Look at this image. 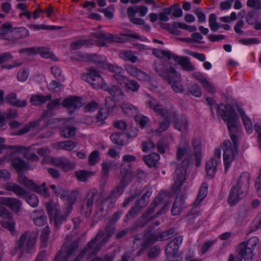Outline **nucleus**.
Listing matches in <instances>:
<instances>
[{"mask_svg":"<svg viewBox=\"0 0 261 261\" xmlns=\"http://www.w3.org/2000/svg\"><path fill=\"white\" fill-rule=\"evenodd\" d=\"M68 120L62 118H55L54 121L62 125L60 127V135L65 138H70L75 135L76 128L68 124Z\"/></svg>","mask_w":261,"mask_h":261,"instance_id":"15","label":"nucleus"},{"mask_svg":"<svg viewBox=\"0 0 261 261\" xmlns=\"http://www.w3.org/2000/svg\"><path fill=\"white\" fill-rule=\"evenodd\" d=\"M50 230L48 226H46L42 230L40 236L41 247H46L47 245Z\"/></svg>","mask_w":261,"mask_h":261,"instance_id":"46","label":"nucleus"},{"mask_svg":"<svg viewBox=\"0 0 261 261\" xmlns=\"http://www.w3.org/2000/svg\"><path fill=\"white\" fill-rule=\"evenodd\" d=\"M154 69L156 73L168 83L175 92L182 93L184 87L181 83L180 75L172 66H168L162 62L155 64Z\"/></svg>","mask_w":261,"mask_h":261,"instance_id":"3","label":"nucleus"},{"mask_svg":"<svg viewBox=\"0 0 261 261\" xmlns=\"http://www.w3.org/2000/svg\"><path fill=\"white\" fill-rule=\"evenodd\" d=\"M152 53L157 58H163L164 57H166L168 60L172 59V56L174 55L169 50H163L158 48L153 49Z\"/></svg>","mask_w":261,"mask_h":261,"instance_id":"47","label":"nucleus"},{"mask_svg":"<svg viewBox=\"0 0 261 261\" xmlns=\"http://www.w3.org/2000/svg\"><path fill=\"white\" fill-rule=\"evenodd\" d=\"M13 30L10 23H4L0 27V38L11 41V31Z\"/></svg>","mask_w":261,"mask_h":261,"instance_id":"37","label":"nucleus"},{"mask_svg":"<svg viewBox=\"0 0 261 261\" xmlns=\"http://www.w3.org/2000/svg\"><path fill=\"white\" fill-rule=\"evenodd\" d=\"M169 119H165V120L160 123L159 127L158 129H155L154 132L161 134L162 132L166 130L170 126V122Z\"/></svg>","mask_w":261,"mask_h":261,"instance_id":"60","label":"nucleus"},{"mask_svg":"<svg viewBox=\"0 0 261 261\" xmlns=\"http://www.w3.org/2000/svg\"><path fill=\"white\" fill-rule=\"evenodd\" d=\"M168 138L166 137H163L159 140L156 147L158 151L161 153H164L166 151V148L168 146Z\"/></svg>","mask_w":261,"mask_h":261,"instance_id":"54","label":"nucleus"},{"mask_svg":"<svg viewBox=\"0 0 261 261\" xmlns=\"http://www.w3.org/2000/svg\"><path fill=\"white\" fill-rule=\"evenodd\" d=\"M99 152L97 150L92 152L88 158V163L91 166L94 165L99 161Z\"/></svg>","mask_w":261,"mask_h":261,"instance_id":"61","label":"nucleus"},{"mask_svg":"<svg viewBox=\"0 0 261 261\" xmlns=\"http://www.w3.org/2000/svg\"><path fill=\"white\" fill-rule=\"evenodd\" d=\"M178 4H174L173 6L170 7L165 8L163 9V12H160L159 14V18L161 21H167L169 20L168 15H169L173 11V7Z\"/></svg>","mask_w":261,"mask_h":261,"instance_id":"49","label":"nucleus"},{"mask_svg":"<svg viewBox=\"0 0 261 261\" xmlns=\"http://www.w3.org/2000/svg\"><path fill=\"white\" fill-rule=\"evenodd\" d=\"M76 176L81 181H85L93 175L92 172L86 170H81L75 173Z\"/></svg>","mask_w":261,"mask_h":261,"instance_id":"56","label":"nucleus"},{"mask_svg":"<svg viewBox=\"0 0 261 261\" xmlns=\"http://www.w3.org/2000/svg\"><path fill=\"white\" fill-rule=\"evenodd\" d=\"M6 189L8 191H13L16 195L23 198H25V197L28 194L25 190L14 183H7Z\"/></svg>","mask_w":261,"mask_h":261,"instance_id":"30","label":"nucleus"},{"mask_svg":"<svg viewBox=\"0 0 261 261\" xmlns=\"http://www.w3.org/2000/svg\"><path fill=\"white\" fill-rule=\"evenodd\" d=\"M183 241L182 236H178L175 238L170 242L165 248L166 258L165 260H172V258L177 256L180 245Z\"/></svg>","mask_w":261,"mask_h":261,"instance_id":"13","label":"nucleus"},{"mask_svg":"<svg viewBox=\"0 0 261 261\" xmlns=\"http://www.w3.org/2000/svg\"><path fill=\"white\" fill-rule=\"evenodd\" d=\"M11 41H15L16 40L27 37L30 35L28 30L25 28L21 27L15 28L11 31Z\"/></svg>","mask_w":261,"mask_h":261,"instance_id":"32","label":"nucleus"},{"mask_svg":"<svg viewBox=\"0 0 261 261\" xmlns=\"http://www.w3.org/2000/svg\"><path fill=\"white\" fill-rule=\"evenodd\" d=\"M125 87L128 90L133 92H137L140 88L139 83L135 80H127L125 83Z\"/></svg>","mask_w":261,"mask_h":261,"instance_id":"55","label":"nucleus"},{"mask_svg":"<svg viewBox=\"0 0 261 261\" xmlns=\"http://www.w3.org/2000/svg\"><path fill=\"white\" fill-rule=\"evenodd\" d=\"M67 218L61 214L60 213L54 215L50 219V221L54 223V226L57 229L60 227L61 225L66 221Z\"/></svg>","mask_w":261,"mask_h":261,"instance_id":"48","label":"nucleus"},{"mask_svg":"<svg viewBox=\"0 0 261 261\" xmlns=\"http://www.w3.org/2000/svg\"><path fill=\"white\" fill-rule=\"evenodd\" d=\"M38 233L35 231H25L16 241L18 248H20V253L18 258L20 259L24 254H32L35 253Z\"/></svg>","mask_w":261,"mask_h":261,"instance_id":"4","label":"nucleus"},{"mask_svg":"<svg viewBox=\"0 0 261 261\" xmlns=\"http://www.w3.org/2000/svg\"><path fill=\"white\" fill-rule=\"evenodd\" d=\"M147 106L153 110L154 112L163 118L164 119H168L170 118V111L173 107L167 109L155 99H152L147 102Z\"/></svg>","mask_w":261,"mask_h":261,"instance_id":"18","label":"nucleus"},{"mask_svg":"<svg viewBox=\"0 0 261 261\" xmlns=\"http://www.w3.org/2000/svg\"><path fill=\"white\" fill-rule=\"evenodd\" d=\"M0 202L2 204L8 206L11 210H12L15 213L19 212L22 206L21 201L20 200L15 198H0Z\"/></svg>","mask_w":261,"mask_h":261,"instance_id":"23","label":"nucleus"},{"mask_svg":"<svg viewBox=\"0 0 261 261\" xmlns=\"http://www.w3.org/2000/svg\"><path fill=\"white\" fill-rule=\"evenodd\" d=\"M90 37H95L97 38L108 40L110 42H117L118 37L112 34H105L103 33H92Z\"/></svg>","mask_w":261,"mask_h":261,"instance_id":"42","label":"nucleus"},{"mask_svg":"<svg viewBox=\"0 0 261 261\" xmlns=\"http://www.w3.org/2000/svg\"><path fill=\"white\" fill-rule=\"evenodd\" d=\"M90 45H92V43H90L88 40H81L72 42L70 45V47L73 50H77L84 46H89Z\"/></svg>","mask_w":261,"mask_h":261,"instance_id":"53","label":"nucleus"},{"mask_svg":"<svg viewBox=\"0 0 261 261\" xmlns=\"http://www.w3.org/2000/svg\"><path fill=\"white\" fill-rule=\"evenodd\" d=\"M100 87L108 91L113 97L122 96L124 94L121 88L118 86L113 85L109 86L105 82Z\"/></svg>","mask_w":261,"mask_h":261,"instance_id":"33","label":"nucleus"},{"mask_svg":"<svg viewBox=\"0 0 261 261\" xmlns=\"http://www.w3.org/2000/svg\"><path fill=\"white\" fill-rule=\"evenodd\" d=\"M132 169L129 164H122L120 167V180L125 183L128 182L132 177Z\"/></svg>","mask_w":261,"mask_h":261,"instance_id":"31","label":"nucleus"},{"mask_svg":"<svg viewBox=\"0 0 261 261\" xmlns=\"http://www.w3.org/2000/svg\"><path fill=\"white\" fill-rule=\"evenodd\" d=\"M10 162L12 166L19 173L20 175H23L22 172L28 170L29 165L28 163L25 162L19 156H13L11 158Z\"/></svg>","mask_w":261,"mask_h":261,"instance_id":"24","label":"nucleus"},{"mask_svg":"<svg viewBox=\"0 0 261 261\" xmlns=\"http://www.w3.org/2000/svg\"><path fill=\"white\" fill-rule=\"evenodd\" d=\"M160 154L158 153H152L143 157V161L149 167H156L159 164Z\"/></svg>","mask_w":261,"mask_h":261,"instance_id":"34","label":"nucleus"},{"mask_svg":"<svg viewBox=\"0 0 261 261\" xmlns=\"http://www.w3.org/2000/svg\"><path fill=\"white\" fill-rule=\"evenodd\" d=\"M103 246V245L94 238L87 244L86 247L72 261H80L85 255H87L88 257L94 256L100 251Z\"/></svg>","mask_w":261,"mask_h":261,"instance_id":"8","label":"nucleus"},{"mask_svg":"<svg viewBox=\"0 0 261 261\" xmlns=\"http://www.w3.org/2000/svg\"><path fill=\"white\" fill-rule=\"evenodd\" d=\"M50 162L55 166L60 167L66 172L73 170L76 166L75 162L64 157L52 158Z\"/></svg>","mask_w":261,"mask_h":261,"instance_id":"17","label":"nucleus"},{"mask_svg":"<svg viewBox=\"0 0 261 261\" xmlns=\"http://www.w3.org/2000/svg\"><path fill=\"white\" fill-rule=\"evenodd\" d=\"M190 147L188 142L185 141L183 147L178 146L177 147L176 160L180 161L178 163L175 172V182L172 187V191L178 194L180 192V188L186 180L187 170L191 160Z\"/></svg>","mask_w":261,"mask_h":261,"instance_id":"2","label":"nucleus"},{"mask_svg":"<svg viewBox=\"0 0 261 261\" xmlns=\"http://www.w3.org/2000/svg\"><path fill=\"white\" fill-rule=\"evenodd\" d=\"M207 187L208 185L206 183L202 184L199 193L194 203L195 205H198L205 198L207 194Z\"/></svg>","mask_w":261,"mask_h":261,"instance_id":"43","label":"nucleus"},{"mask_svg":"<svg viewBox=\"0 0 261 261\" xmlns=\"http://www.w3.org/2000/svg\"><path fill=\"white\" fill-rule=\"evenodd\" d=\"M175 62L182 66V68L186 71H194L195 67L192 64L189 58L186 57L178 56L174 55L172 56Z\"/></svg>","mask_w":261,"mask_h":261,"instance_id":"28","label":"nucleus"},{"mask_svg":"<svg viewBox=\"0 0 261 261\" xmlns=\"http://www.w3.org/2000/svg\"><path fill=\"white\" fill-rule=\"evenodd\" d=\"M110 139L113 143L120 146L124 145L123 134L119 133H115L110 136Z\"/></svg>","mask_w":261,"mask_h":261,"instance_id":"52","label":"nucleus"},{"mask_svg":"<svg viewBox=\"0 0 261 261\" xmlns=\"http://www.w3.org/2000/svg\"><path fill=\"white\" fill-rule=\"evenodd\" d=\"M170 118L173 120L174 128L180 132H186L189 127L188 118L185 115L179 116L175 108H172L170 111Z\"/></svg>","mask_w":261,"mask_h":261,"instance_id":"10","label":"nucleus"},{"mask_svg":"<svg viewBox=\"0 0 261 261\" xmlns=\"http://www.w3.org/2000/svg\"><path fill=\"white\" fill-rule=\"evenodd\" d=\"M217 165V160L214 158L211 159L206 163L205 169L206 171L207 176L210 178H212L214 176L216 171Z\"/></svg>","mask_w":261,"mask_h":261,"instance_id":"39","label":"nucleus"},{"mask_svg":"<svg viewBox=\"0 0 261 261\" xmlns=\"http://www.w3.org/2000/svg\"><path fill=\"white\" fill-rule=\"evenodd\" d=\"M250 175L247 172H244L239 177L237 180V186L243 191H247L250 185Z\"/></svg>","mask_w":261,"mask_h":261,"instance_id":"27","label":"nucleus"},{"mask_svg":"<svg viewBox=\"0 0 261 261\" xmlns=\"http://www.w3.org/2000/svg\"><path fill=\"white\" fill-rule=\"evenodd\" d=\"M163 200L162 196L160 194L155 198L153 201L151 203L148 208L142 214L141 218L138 220V226L139 227H143L150 221L153 220L159 216L163 213H165L168 208L170 203H166L161 209L158 211L154 215L150 217V216L154 212L156 207L162 203Z\"/></svg>","mask_w":261,"mask_h":261,"instance_id":"5","label":"nucleus"},{"mask_svg":"<svg viewBox=\"0 0 261 261\" xmlns=\"http://www.w3.org/2000/svg\"><path fill=\"white\" fill-rule=\"evenodd\" d=\"M239 114L242 117L244 124L248 133H251L253 130V124L251 120L245 114L244 110L241 108H238Z\"/></svg>","mask_w":261,"mask_h":261,"instance_id":"36","label":"nucleus"},{"mask_svg":"<svg viewBox=\"0 0 261 261\" xmlns=\"http://www.w3.org/2000/svg\"><path fill=\"white\" fill-rule=\"evenodd\" d=\"M117 167V164L111 160H107L102 164L100 186L102 187L105 186L108 179L109 172L111 169H115Z\"/></svg>","mask_w":261,"mask_h":261,"instance_id":"20","label":"nucleus"},{"mask_svg":"<svg viewBox=\"0 0 261 261\" xmlns=\"http://www.w3.org/2000/svg\"><path fill=\"white\" fill-rule=\"evenodd\" d=\"M80 240V238H74L71 234L67 235L66 241L62 245L58 254H61L64 260L69 261L71 257L76 254Z\"/></svg>","mask_w":261,"mask_h":261,"instance_id":"6","label":"nucleus"},{"mask_svg":"<svg viewBox=\"0 0 261 261\" xmlns=\"http://www.w3.org/2000/svg\"><path fill=\"white\" fill-rule=\"evenodd\" d=\"M136 121L138 123L142 128H144L146 124L149 122V119L148 117L142 115H137L135 117Z\"/></svg>","mask_w":261,"mask_h":261,"instance_id":"63","label":"nucleus"},{"mask_svg":"<svg viewBox=\"0 0 261 261\" xmlns=\"http://www.w3.org/2000/svg\"><path fill=\"white\" fill-rule=\"evenodd\" d=\"M127 184V183H125L120 180L119 184L115 187V188L111 191L110 195L116 199H117L118 197L123 194L124 190Z\"/></svg>","mask_w":261,"mask_h":261,"instance_id":"45","label":"nucleus"},{"mask_svg":"<svg viewBox=\"0 0 261 261\" xmlns=\"http://www.w3.org/2000/svg\"><path fill=\"white\" fill-rule=\"evenodd\" d=\"M185 207V202L181 198H177L173 202L171 212L173 215H178Z\"/></svg>","mask_w":261,"mask_h":261,"instance_id":"40","label":"nucleus"},{"mask_svg":"<svg viewBox=\"0 0 261 261\" xmlns=\"http://www.w3.org/2000/svg\"><path fill=\"white\" fill-rule=\"evenodd\" d=\"M121 109L123 113L129 117H135L139 113L138 108L129 103H123Z\"/></svg>","mask_w":261,"mask_h":261,"instance_id":"35","label":"nucleus"},{"mask_svg":"<svg viewBox=\"0 0 261 261\" xmlns=\"http://www.w3.org/2000/svg\"><path fill=\"white\" fill-rule=\"evenodd\" d=\"M18 181L27 188L32 190L44 197H48L49 196V193L47 189H42L40 186L36 184L33 181L29 179L24 175H20L18 176Z\"/></svg>","mask_w":261,"mask_h":261,"instance_id":"12","label":"nucleus"},{"mask_svg":"<svg viewBox=\"0 0 261 261\" xmlns=\"http://www.w3.org/2000/svg\"><path fill=\"white\" fill-rule=\"evenodd\" d=\"M117 199L109 195L102 202L99 211L96 213L98 220L102 219L107 215L108 211L115 205Z\"/></svg>","mask_w":261,"mask_h":261,"instance_id":"16","label":"nucleus"},{"mask_svg":"<svg viewBox=\"0 0 261 261\" xmlns=\"http://www.w3.org/2000/svg\"><path fill=\"white\" fill-rule=\"evenodd\" d=\"M119 57L125 61H130L133 63L138 61V58L131 50H122L119 53Z\"/></svg>","mask_w":261,"mask_h":261,"instance_id":"41","label":"nucleus"},{"mask_svg":"<svg viewBox=\"0 0 261 261\" xmlns=\"http://www.w3.org/2000/svg\"><path fill=\"white\" fill-rule=\"evenodd\" d=\"M218 113L222 119L227 123L232 144L226 140L222 144L223 160L225 170L226 171L238 152L239 126L240 121L234 109L230 105L221 104L217 106Z\"/></svg>","mask_w":261,"mask_h":261,"instance_id":"1","label":"nucleus"},{"mask_svg":"<svg viewBox=\"0 0 261 261\" xmlns=\"http://www.w3.org/2000/svg\"><path fill=\"white\" fill-rule=\"evenodd\" d=\"M123 212L122 210H119L115 212L111 217L108 224L113 227H115V224L117 221L118 220L120 216L123 214Z\"/></svg>","mask_w":261,"mask_h":261,"instance_id":"59","label":"nucleus"},{"mask_svg":"<svg viewBox=\"0 0 261 261\" xmlns=\"http://www.w3.org/2000/svg\"><path fill=\"white\" fill-rule=\"evenodd\" d=\"M98 192L96 189L89 190L86 197L81 206V212L86 217L88 218L91 215L93 210L94 201L95 197L98 195Z\"/></svg>","mask_w":261,"mask_h":261,"instance_id":"9","label":"nucleus"},{"mask_svg":"<svg viewBox=\"0 0 261 261\" xmlns=\"http://www.w3.org/2000/svg\"><path fill=\"white\" fill-rule=\"evenodd\" d=\"M52 96L50 94L47 95H33L30 98V102L34 106H39L44 103L47 101L50 100Z\"/></svg>","mask_w":261,"mask_h":261,"instance_id":"38","label":"nucleus"},{"mask_svg":"<svg viewBox=\"0 0 261 261\" xmlns=\"http://www.w3.org/2000/svg\"><path fill=\"white\" fill-rule=\"evenodd\" d=\"M126 71L131 75L141 81H148L150 79V76L141 69L133 66L129 65L126 68Z\"/></svg>","mask_w":261,"mask_h":261,"instance_id":"25","label":"nucleus"},{"mask_svg":"<svg viewBox=\"0 0 261 261\" xmlns=\"http://www.w3.org/2000/svg\"><path fill=\"white\" fill-rule=\"evenodd\" d=\"M88 73L95 82H100V87L105 83L99 75V72L94 67H90L88 69Z\"/></svg>","mask_w":261,"mask_h":261,"instance_id":"50","label":"nucleus"},{"mask_svg":"<svg viewBox=\"0 0 261 261\" xmlns=\"http://www.w3.org/2000/svg\"><path fill=\"white\" fill-rule=\"evenodd\" d=\"M99 103L95 101L89 102L85 107L84 111L86 112H92L96 111L99 108Z\"/></svg>","mask_w":261,"mask_h":261,"instance_id":"64","label":"nucleus"},{"mask_svg":"<svg viewBox=\"0 0 261 261\" xmlns=\"http://www.w3.org/2000/svg\"><path fill=\"white\" fill-rule=\"evenodd\" d=\"M148 10L147 7L144 5H136L127 8V13L128 16H132L139 13L140 16L144 17L146 15Z\"/></svg>","mask_w":261,"mask_h":261,"instance_id":"29","label":"nucleus"},{"mask_svg":"<svg viewBox=\"0 0 261 261\" xmlns=\"http://www.w3.org/2000/svg\"><path fill=\"white\" fill-rule=\"evenodd\" d=\"M244 191L239 189L237 186H233L230 190L228 197V202L230 205H233L239 202L243 197Z\"/></svg>","mask_w":261,"mask_h":261,"instance_id":"26","label":"nucleus"},{"mask_svg":"<svg viewBox=\"0 0 261 261\" xmlns=\"http://www.w3.org/2000/svg\"><path fill=\"white\" fill-rule=\"evenodd\" d=\"M151 227H149V234L145 235V240L142 244V247L145 248L158 241H164L169 239L175 232V229L171 228L166 231L160 232L157 230L156 231L151 233L152 230Z\"/></svg>","mask_w":261,"mask_h":261,"instance_id":"7","label":"nucleus"},{"mask_svg":"<svg viewBox=\"0 0 261 261\" xmlns=\"http://www.w3.org/2000/svg\"><path fill=\"white\" fill-rule=\"evenodd\" d=\"M106 109H100L97 114L96 123L99 126L104 123V121L108 117L109 114L113 112L116 107V103L113 98L107 97L106 98Z\"/></svg>","mask_w":261,"mask_h":261,"instance_id":"14","label":"nucleus"},{"mask_svg":"<svg viewBox=\"0 0 261 261\" xmlns=\"http://www.w3.org/2000/svg\"><path fill=\"white\" fill-rule=\"evenodd\" d=\"M38 53H39L41 56L44 58H50L53 60L56 61L57 58L55 55L52 54L49 50L45 48H38Z\"/></svg>","mask_w":261,"mask_h":261,"instance_id":"57","label":"nucleus"},{"mask_svg":"<svg viewBox=\"0 0 261 261\" xmlns=\"http://www.w3.org/2000/svg\"><path fill=\"white\" fill-rule=\"evenodd\" d=\"M107 69L110 72L114 73V74H123L124 70L123 68L119 66L113 64H107Z\"/></svg>","mask_w":261,"mask_h":261,"instance_id":"62","label":"nucleus"},{"mask_svg":"<svg viewBox=\"0 0 261 261\" xmlns=\"http://www.w3.org/2000/svg\"><path fill=\"white\" fill-rule=\"evenodd\" d=\"M115 229V227H113L107 223L103 228L99 230L95 238L104 245L109 242L113 236Z\"/></svg>","mask_w":261,"mask_h":261,"instance_id":"19","label":"nucleus"},{"mask_svg":"<svg viewBox=\"0 0 261 261\" xmlns=\"http://www.w3.org/2000/svg\"><path fill=\"white\" fill-rule=\"evenodd\" d=\"M81 98L73 96L66 98L63 100L62 105L66 108L70 113H73L82 106Z\"/></svg>","mask_w":261,"mask_h":261,"instance_id":"21","label":"nucleus"},{"mask_svg":"<svg viewBox=\"0 0 261 261\" xmlns=\"http://www.w3.org/2000/svg\"><path fill=\"white\" fill-rule=\"evenodd\" d=\"M45 206L50 219L53 217L54 215L61 212L59 205L57 204H54L53 202H46Z\"/></svg>","mask_w":261,"mask_h":261,"instance_id":"44","label":"nucleus"},{"mask_svg":"<svg viewBox=\"0 0 261 261\" xmlns=\"http://www.w3.org/2000/svg\"><path fill=\"white\" fill-rule=\"evenodd\" d=\"M29 75V70L26 68H23L20 69L18 71L17 78L19 82H23L28 79Z\"/></svg>","mask_w":261,"mask_h":261,"instance_id":"58","label":"nucleus"},{"mask_svg":"<svg viewBox=\"0 0 261 261\" xmlns=\"http://www.w3.org/2000/svg\"><path fill=\"white\" fill-rule=\"evenodd\" d=\"M151 193L149 191L146 192L143 194L141 199L137 201L136 205L132 207L126 215L124 221L127 222L131 218L137 216L140 212V210L145 206L149 201V198Z\"/></svg>","mask_w":261,"mask_h":261,"instance_id":"11","label":"nucleus"},{"mask_svg":"<svg viewBox=\"0 0 261 261\" xmlns=\"http://www.w3.org/2000/svg\"><path fill=\"white\" fill-rule=\"evenodd\" d=\"M24 199L27 203L32 207H37L39 204V198L35 194L28 193Z\"/></svg>","mask_w":261,"mask_h":261,"instance_id":"51","label":"nucleus"},{"mask_svg":"<svg viewBox=\"0 0 261 261\" xmlns=\"http://www.w3.org/2000/svg\"><path fill=\"white\" fill-rule=\"evenodd\" d=\"M239 251L241 255H244L245 261H252L253 257V252L255 249L253 245H251L249 242H243L239 245Z\"/></svg>","mask_w":261,"mask_h":261,"instance_id":"22","label":"nucleus"}]
</instances>
